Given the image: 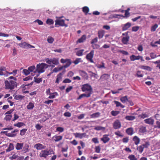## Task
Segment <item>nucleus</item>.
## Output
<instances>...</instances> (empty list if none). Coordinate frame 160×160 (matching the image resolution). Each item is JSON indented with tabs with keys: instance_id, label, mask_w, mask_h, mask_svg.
Here are the masks:
<instances>
[{
	"instance_id": "1",
	"label": "nucleus",
	"mask_w": 160,
	"mask_h": 160,
	"mask_svg": "<svg viewBox=\"0 0 160 160\" xmlns=\"http://www.w3.org/2000/svg\"><path fill=\"white\" fill-rule=\"evenodd\" d=\"M5 87L6 89L12 90L17 87V82L14 80H6L4 82Z\"/></svg>"
},
{
	"instance_id": "2",
	"label": "nucleus",
	"mask_w": 160,
	"mask_h": 160,
	"mask_svg": "<svg viewBox=\"0 0 160 160\" xmlns=\"http://www.w3.org/2000/svg\"><path fill=\"white\" fill-rule=\"evenodd\" d=\"M48 67V65L44 63H42L40 64L37 65V70L39 73H42L44 72V68H47Z\"/></svg>"
},
{
	"instance_id": "3",
	"label": "nucleus",
	"mask_w": 160,
	"mask_h": 160,
	"mask_svg": "<svg viewBox=\"0 0 160 160\" xmlns=\"http://www.w3.org/2000/svg\"><path fill=\"white\" fill-rule=\"evenodd\" d=\"M82 91L87 93H90L91 94L92 92V88L91 86L88 84L83 85L81 88Z\"/></svg>"
},
{
	"instance_id": "4",
	"label": "nucleus",
	"mask_w": 160,
	"mask_h": 160,
	"mask_svg": "<svg viewBox=\"0 0 160 160\" xmlns=\"http://www.w3.org/2000/svg\"><path fill=\"white\" fill-rule=\"evenodd\" d=\"M129 32L128 31L122 34V36H125V37H122L121 41L124 44H127L129 41L130 37L128 34Z\"/></svg>"
},
{
	"instance_id": "5",
	"label": "nucleus",
	"mask_w": 160,
	"mask_h": 160,
	"mask_svg": "<svg viewBox=\"0 0 160 160\" xmlns=\"http://www.w3.org/2000/svg\"><path fill=\"white\" fill-rule=\"evenodd\" d=\"M53 152V151H47V150H42L39 154V156L40 157L46 158L48 155L52 154Z\"/></svg>"
},
{
	"instance_id": "6",
	"label": "nucleus",
	"mask_w": 160,
	"mask_h": 160,
	"mask_svg": "<svg viewBox=\"0 0 160 160\" xmlns=\"http://www.w3.org/2000/svg\"><path fill=\"white\" fill-rule=\"evenodd\" d=\"M94 54V51L92 50L87 55L86 58L88 61H89L93 63L94 62L92 58L93 57Z\"/></svg>"
},
{
	"instance_id": "7",
	"label": "nucleus",
	"mask_w": 160,
	"mask_h": 160,
	"mask_svg": "<svg viewBox=\"0 0 160 160\" xmlns=\"http://www.w3.org/2000/svg\"><path fill=\"white\" fill-rule=\"evenodd\" d=\"M113 126L114 129L120 128L121 127V123L118 120H117L113 122Z\"/></svg>"
},
{
	"instance_id": "8",
	"label": "nucleus",
	"mask_w": 160,
	"mask_h": 160,
	"mask_svg": "<svg viewBox=\"0 0 160 160\" xmlns=\"http://www.w3.org/2000/svg\"><path fill=\"white\" fill-rule=\"evenodd\" d=\"M34 148H36L37 150H40L45 149L46 146L41 143H38L34 146Z\"/></svg>"
},
{
	"instance_id": "9",
	"label": "nucleus",
	"mask_w": 160,
	"mask_h": 160,
	"mask_svg": "<svg viewBox=\"0 0 160 160\" xmlns=\"http://www.w3.org/2000/svg\"><path fill=\"white\" fill-rule=\"evenodd\" d=\"M79 72L80 75L82 76L84 79L86 80L88 79V76L86 72L83 70H79Z\"/></svg>"
},
{
	"instance_id": "10",
	"label": "nucleus",
	"mask_w": 160,
	"mask_h": 160,
	"mask_svg": "<svg viewBox=\"0 0 160 160\" xmlns=\"http://www.w3.org/2000/svg\"><path fill=\"white\" fill-rule=\"evenodd\" d=\"M100 139L104 143H106L110 140V138L108 137V135L105 134L103 135L102 137Z\"/></svg>"
},
{
	"instance_id": "11",
	"label": "nucleus",
	"mask_w": 160,
	"mask_h": 160,
	"mask_svg": "<svg viewBox=\"0 0 160 160\" xmlns=\"http://www.w3.org/2000/svg\"><path fill=\"white\" fill-rule=\"evenodd\" d=\"M55 27H57V25H59L61 26H64V20H56L55 21Z\"/></svg>"
},
{
	"instance_id": "12",
	"label": "nucleus",
	"mask_w": 160,
	"mask_h": 160,
	"mask_svg": "<svg viewBox=\"0 0 160 160\" xmlns=\"http://www.w3.org/2000/svg\"><path fill=\"white\" fill-rule=\"evenodd\" d=\"M131 26V24L129 22L123 25L122 26V31H126L130 28Z\"/></svg>"
},
{
	"instance_id": "13",
	"label": "nucleus",
	"mask_w": 160,
	"mask_h": 160,
	"mask_svg": "<svg viewBox=\"0 0 160 160\" xmlns=\"http://www.w3.org/2000/svg\"><path fill=\"white\" fill-rule=\"evenodd\" d=\"M74 134L76 138H79L80 139H82L83 138L85 137L86 136V133H81L76 132V133H74Z\"/></svg>"
},
{
	"instance_id": "14",
	"label": "nucleus",
	"mask_w": 160,
	"mask_h": 160,
	"mask_svg": "<svg viewBox=\"0 0 160 160\" xmlns=\"http://www.w3.org/2000/svg\"><path fill=\"white\" fill-rule=\"evenodd\" d=\"M91 95L90 94V93H87L86 92V93H83L82 94H81L78 97V98L77 99L78 100L82 98H84V97H86L87 98L90 97Z\"/></svg>"
},
{
	"instance_id": "15",
	"label": "nucleus",
	"mask_w": 160,
	"mask_h": 160,
	"mask_svg": "<svg viewBox=\"0 0 160 160\" xmlns=\"http://www.w3.org/2000/svg\"><path fill=\"white\" fill-rule=\"evenodd\" d=\"M86 39V36L85 35H83L80 38L78 39L77 41V43H81L84 42Z\"/></svg>"
},
{
	"instance_id": "16",
	"label": "nucleus",
	"mask_w": 160,
	"mask_h": 160,
	"mask_svg": "<svg viewBox=\"0 0 160 160\" xmlns=\"http://www.w3.org/2000/svg\"><path fill=\"white\" fill-rule=\"evenodd\" d=\"M144 122L146 123L152 125L154 123V120L151 118H149L144 120Z\"/></svg>"
},
{
	"instance_id": "17",
	"label": "nucleus",
	"mask_w": 160,
	"mask_h": 160,
	"mask_svg": "<svg viewBox=\"0 0 160 160\" xmlns=\"http://www.w3.org/2000/svg\"><path fill=\"white\" fill-rule=\"evenodd\" d=\"M126 132L128 135L131 136L134 133L133 129L132 128H128L126 130Z\"/></svg>"
},
{
	"instance_id": "18",
	"label": "nucleus",
	"mask_w": 160,
	"mask_h": 160,
	"mask_svg": "<svg viewBox=\"0 0 160 160\" xmlns=\"http://www.w3.org/2000/svg\"><path fill=\"white\" fill-rule=\"evenodd\" d=\"M133 141L134 142L135 144L137 145L140 142V139L137 136H134L132 138Z\"/></svg>"
},
{
	"instance_id": "19",
	"label": "nucleus",
	"mask_w": 160,
	"mask_h": 160,
	"mask_svg": "<svg viewBox=\"0 0 160 160\" xmlns=\"http://www.w3.org/2000/svg\"><path fill=\"white\" fill-rule=\"evenodd\" d=\"M109 78V75L107 74H104L102 75L100 78V79L102 81H104L108 79Z\"/></svg>"
},
{
	"instance_id": "20",
	"label": "nucleus",
	"mask_w": 160,
	"mask_h": 160,
	"mask_svg": "<svg viewBox=\"0 0 160 160\" xmlns=\"http://www.w3.org/2000/svg\"><path fill=\"white\" fill-rule=\"evenodd\" d=\"M4 71H6V68L5 67H0V76H8V74L6 75V73L3 72Z\"/></svg>"
},
{
	"instance_id": "21",
	"label": "nucleus",
	"mask_w": 160,
	"mask_h": 160,
	"mask_svg": "<svg viewBox=\"0 0 160 160\" xmlns=\"http://www.w3.org/2000/svg\"><path fill=\"white\" fill-rule=\"evenodd\" d=\"M28 43H26V42H23L19 43L18 44V45L21 47L25 48H28Z\"/></svg>"
},
{
	"instance_id": "22",
	"label": "nucleus",
	"mask_w": 160,
	"mask_h": 160,
	"mask_svg": "<svg viewBox=\"0 0 160 160\" xmlns=\"http://www.w3.org/2000/svg\"><path fill=\"white\" fill-rule=\"evenodd\" d=\"M62 137L61 136L55 135L53 137V140L55 142H58L62 139Z\"/></svg>"
},
{
	"instance_id": "23",
	"label": "nucleus",
	"mask_w": 160,
	"mask_h": 160,
	"mask_svg": "<svg viewBox=\"0 0 160 160\" xmlns=\"http://www.w3.org/2000/svg\"><path fill=\"white\" fill-rule=\"evenodd\" d=\"M140 67L142 69L146 70L149 71H151L152 69L150 67L147 66L142 65L140 66Z\"/></svg>"
},
{
	"instance_id": "24",
	"label": "nucleus",
	"mask_w": 160,
	"mask_h": 160,
	"mask_svg": "<svg viewBox=\"0 0 160 160\" xmlns=\"http://www.w3.org/2000/svg\"><path fill=\"white\" fill-rule=\"evenodd\" d=\"M139 55L135 56L134 55H132L130 57V59L132 61H134L136 60H138L139 59Z\"/></svg>"
},
{
	"instance_id": "25",
	"label": "nucleus",
	"mask_w": 160,
	"mask_h": 160,
	"mask_svg": "<svg viewBox=\"0 0 160 160\" xmlns=\"http://www.w3.org/2000/svg\"><path fill=\"white\" fill-rule=\"evenodd\" d=\"M62 73H60L59 74H58L57 76V78L55 81V83H59L60 81L61 80L62 78Z\"/></svg>"
},
{
	"instance_id": "26",
	"label": "nucleus",
	"mask_w": 160,
	"mask_h": 160,
	"mask_svg": "<svg viewBox=\"0 0 160 160\" xmlns=\"http://www.w3.org/2000/svg\"><path fill=\"white\" fill-rule=\"evenodd\" d=\"M23 144V143H17L15 147L16 149L17 150L21 149L22 148Z\"/></svg>"
},
{
	"instance_id": "27",
	"label": "nucleus",
	"mask_w": 160,
	"mask_h": 160,
	"mask_svg": "<svg viewBox=\"0 0 160 160\" xmlns=\"http://www.w3.org/2000/svg\"><path fill=\"white\" fill-rule=\"evenodd\" d=\"M113 102L116 104V107H120L122 108L125 107L124 106L122 105L120 102L118 101L114 100L113 101Z\"/></svg>"
},
{
	"instance_id": "28",
	"label": "nucleus",
	"mask_w": 160,
	"mask_h": 160,
	"mask_svg": "<svg viewBox=\"0 0 160 160\" xmlns=\"http://www.w3.org/2000/svg\"><path fill=\"white\" fill-rule=\"evenodd\" d=\"M14 148V147L13 144L12 143H10L9 144V147H8V148L6 149V151L7 152H10L13 150Z\"/></svg>"
},
{
	"instance_id": "29",
	"label": "nucleus",
	"mask_w": 160,
	"mask_h": 160,
	"mask_svg": "<svg viewBox=\"0 0 160 160\" xmlns=\"http://www.w3.org/2000/svg\"><path fill=\"white\" fill-rule=\"evenodd\" d=\"M100 113L99 112H97L93 113L90 115L91 118H95L99 117L100 116Z\"/></svg>"
},
{
	"instance_id": "30",
	"label": "nucleus",
	"mask_w": 160,
	"mask_h": 160,
	"mask_svg": "<svg viewBox=\"0 0 160 160\" xmlns=\"http://www.w3.org/2000/svg\"><path fill=\"white\" fill-rule=\"evenodd\" d=\"M34 106V104L33 103L30 102L27 105V108L28 110H32Z\"/></svg>"
},
{
	"instance_id": "31",
	"label": "nucleus",
	"mask_w": 160,
	"mask_h": 160,
	"mask_svg": "<svg viewBox=\"0 0 160 160\" xmlns=\"http://www.w3.org/2000/svg\"><path fill=\"white\" fill-rule=\"evenodd\" d=\"M29 146L28 144H26L24 145V147L23 148L22 151L24 153L27 152L29 151Z\"/></svg>"
},
{
	"instance_id": "32",
	"label": "nucleus",
	"mask_w": 160,
	"mask_h": 160,
	"mask_svg": "<svg viewBox=\"0 0 160 160\" xmlns=\"http://www.w3.org/2000/svg\"><path fill=\"white\" fill-rule=\"evenodd\" d=\"M135 117L133 116H127L125 117V119L129 121L133 120L135 119Z\"/></svg>"
},
{
	"instance_id": "33",
	"label": "nucleus",
	"mask_w": 160,
	"mask_h": 160,
	"mask_svg": "<svg viewBox=\"0 0 160 160\" xmlns=\"http://www.w3.org/2000/svg\"><path fill=\"white\" fill-rule=\"evenodd\" d=\"M149 116V115L148 113H142L141 114L139 115L138 117L144 119L145 118L148 117Z\"/></svg>"
},
{
	"instance_id": "34",
	"label": "nucleus",
	"mask_w": 160,
	"mask_h": 160,
	"mask_svg": "<svg viewBox=\"0 0 160 160\" xmlns=\"http://www.w3.org/2000/svg\"><path fill=\"white\" fill-rule=\"evenodd\" d=\"M94 130L97 131H104L105 129V128L104 127H102V126H98L95 127L94 128Z\"/></svg>"
},
{
	"instance_id": "35",
	"label": "nucleus",
	"mask_w": 160,
	"mask_h": 160,
	"mask_svg": "<svg viewBox=\"0 0 160 160\" xmlns=\"http://www.w3.org/2000/svg\"><path fill=\"white\" fill-rule=\"evenodd\" d=\"M82 11L86 14H87L89 12V9L88 7L85 6L82 8Z\"/></svg>"
},
{
	"instance_id": "36",
	"label": "nucleus",
	"mask_w": 160,
	"mask_h": 160,
	"mask_svg": "<svg viewBox=\"0 0 160 160\" xmlns=\"http://www.w3.org/2000/svg\"><path fill=\"white\" fill-rule=\"evenodd\" d=\"M47 41L48 43L52 44L54 41V38L50 36H49L47 38Z\"/></svg>"
},
{
	"instance_id": "37",
	"label": "nucleus",
	"mask_w": 160,
	"mask_h": 160,
	"mask_svg": "<svg viewBox=\"0 0 160 160\" xmlns=\"http://www.w3.org/2000/svg\"><path fill=\"white\" fill-rule=\"evenodd\" d=\"M84 49H81L77 52L76 55L78 56H82L83 55V52L84 51Z\"/></svg>"
},
{
	"instance_id": "38",
	"label": "nucleus",
	"mask_w": 160,
	"mask_h": 160,
	"mask_svg": "<svg viewBox=\"0 0 160 160\" xmlns=\"http://www.w3.org/2000/svg\"><path fill=\"white\" fill-rule=\"evenodd\" d=\"M146 128L145 127H142L139 128V132L141 133H143L146 132Z\"/></svg>"
},
{
	"instance_id": "39",
	"label": "nucleus",
	"mask_w": 160,
	"mask_h": 160,
	"mask_svg": "<svg viewBox=\"0 0 160 160\" xmlns=\"http://www.w3.org/2000/svg\"><path fill=\"white\" fill-rule=\"evenodd\" d=\"M120 113V111H118L112 110L111 112V115L114 116H116Z\"/></svg>"
},
{
	"instance_id": "40",
	"label": "nucleus",
	"mask_w": 160,
	"mask_h": 160,
	"mask_svg": "<svg viewBox=\"0 0 160 160\" xmlns=\"http://www.w3.org/2000/svg\"><path fill=\"white\" fill-rule=\"evenodd\" d=\"M120 100L123 103H125L126 101H128V99L127 98V96H126L122 97L120 98Z\"/></svg>"
},
{
	"instance_id": "41",
	"label": "nucleus",
	"mask_w": 160,
	"mask_h": 160,
	"mask_svg": "<svg viewBox=\"0 0 160 160\" xmlns=\"http://www.w3.org/2000/svg\"><path fill=\"white\" fill-rule=\"evenodd\" d=\"M98 34L99 38L100 39L103 37L104 35V32L103 31H99L98 32Z\"/></svg>"
},
{
	"instance_id": "42",
	"label": "nucleus",
	"mask_w": 160,
	"mask_h": 160,
	"mask_svg": "<svg viewBox=\"0 0 160 160\" xmlns=\"http://www.w3.org/2000/svg\"><path fill=\"white\" fill-rule=\"evenodd\" d=\"M52 63L53 64L58 65L59 63L58 60L56 58L52 59Z\"/></svg>"
},
{
	"instance_id": "43",
	"label": "nucleus",
	"mask_w": 160,
	"mask_h": 160,
	"mask_svg": "<svg viewBox=\"0 0 160 160\" xmlns=\"http://www.w3.org/2000/svg\"><path fill=\"white\" fill-rule=\"evenodd\" d=\"M81 58H77L76 60L72 62H71V64L72 63H74L75 65L78 64L79 62H81Z\"/></svg>"
},
{
	"instance_id": "44",
	"label": "nucleus",
	"mask_w": 160,
	"mask_h": 160,
	"mask_svg": "<svg viewBox=\"0 0 160 160\" xmlns=\"http://www.w3.org/2000/svg\"><path fill=\"white\" fill-rule=\"evenodd\" d=\"M150 56L152 59H153L157 57H158V55H157L154 52H151L150 53Z\"/></svg>"
},
{
	"instance_id": "45",
	"label": "nucleus",
	"mask_w": 160,
	"mask_h": 160,
	"mask_svg": "<svg viewBox=\"0 0 160 160\" xmlns=\"http://www.w3.org/2000/svg\"><path fill=\"white\" fill-rule=\"evenodd\" d=\"M46 23L49 25L53 24L54 23V21L52 19L48 18L46 21Z\"/></svg>"
},
{
	"instance_id": "46",
	"label": "nucleus",
	"mask_w": 160,
	"mask_h": 160,
	"mask_svg": "<svg viewBox=\"0 0 160 160\" xmlns=\"http://www.w3.org/2000/svg\"><path fill=\"white\" fill-rule=\"evenodd\" d=\"M5 117L4 118V119L6 121H10L11 119V118L12 117V116L11 115H7L6 114Z\"/></svg>"
},
{
	"instance_id": "47",
	"label": "nucleus",
	"mask_w": 160,
	"mask_h": 160,
	"mask_svg": "<svg viewBox=\"0 0 160 160\" xmlns=\"http://www.w3.org/2000/svg\"><path fill=\"white\" fill-rule=\"evenodd\" d=\"M24 125H25V124L24 123H23L22 122H18L17 123L15 124L14 125V126L17 127L18 128H20Z\"/></svg>"
},
{
	"instance_id": "48",
	"label": "nucleus",
	"mask_w": 160,
	"mask_h": 160,
	"mask_svg": "<svg viewBox=\"0 0 160 160\" xmlns=\"http://www.w3.org/2000/svg\"><path fill=\"white\" fill-rule=\"evenodd\" d=\"M128 158L130 160H137V158L134 155L132 154L129 155L128 156Z\"/></svg>"
},
{
	"instance_id": "49",
	"label": "nucleus",
	"mask_w": 160,
	"mask_h": 160,
	"mask_svg": "<svg viewBox=\"0 0 160 160\" xmlns=\"http://www.w3.org/2000/svg\"><path fill=\"white\" fill-rule=\"evenodd\" d=\"M143 148L142 147V145L139 146L137 147V150L140 153H142L143 152Z\"/></svg>"
},
{
	"instance_id": "50",
	"label": "nucleus",
	"mask_w": 160,
	"mask_h": 160,
	"mask_svg": "<svg viewBox=\"0 0 160 160\" xmlns=\"http://www.w3.org/2000/svg\"><path fill=\"white\" fill-rule=\"evenodd\" d=\"M27 129L26 128H24L20 131V134L21 136H23L24 135L25 133L27 131Z\"/></svg>"
},
{
	"instance_id": "51",
	"label": "nucleus",
	"mask_w": 160,
	"mask_h": 160,
	"mask_svg": "<svg viewBox=\"0 0 160 160\" xmlns=\"http://www.w3.org/2000/svg\"><path fill=\"white\" fill-rule=\"evenodd\" d=\"M63 69V67H56L53 69V72H56Z\"/></svg>"
},
{
	"instance_id": "52",
	"label": "nucleus",
	"mask_w": 160,
	"mask_h": 160,
	"mask_svg": "<svg viewBox=\"0 0 160 160\" xmlns=\"http://www.w3.org/2000/svg\"><path fill=\"white\" fill-rule=\"evenodd\" d=\"M155 118L158 120H160V111H158L155 116Z\"/></svg>"
},
{
	"instance_id": "53",
	"label": "nucleus",
	"mask_w": 160,
	"mask_h": 160,
	"mask_svg": "<svg viewBox=\"0 0 160 160\" xmlns=\"http://www.w3.org/2000/svg\"><path fill=\"white\" fill-rule=\"evenodd\" d=\"M24 97V96H22L21 95H16L14 96V98L17 100H19L22 99Z\"/></svg>"
},
{
	"instance_id": "54",
	"label": "nucleus",
	"mask_w": 160,
	"mask_h": 160,
	"mask_svg": "<svg viewBox=\"0 0 160 160\" xmlns=\"http://www.w3.org/2000/svg\"><path fill=\"white\" fill-rule=\"evenodd\" d=\"M150 144L149 142H146L145 143L142 145V147H143V148H148L150 146Z\"/></svg>"
},
{
	"instance_id": "55",
	"label": "nucleus",
	"mask_w": 160,
	"mask_h": 160,
	"mask_svg": "<svg viewBox=\"0 0 160 160\" xmlns=\"http://www.w3.org/2000/svg\"><path fill=\"white\" fill-rule=\"evenodd\" d=\"M136 75L138 78H142L143 77V75L141 73V71H138L137 72Z\"/></svg>"
},
{
	"instance_id": "56",
	"label": "nucleus",
	"mask_w": 160,
	"mask_h": 160,
	"mask_svg": "<svg viewBox=\"0 0 160 160\" xmlns=\"http://www.w3.org/2000/svg\"><path fill=\"white\" fill-rule=\"evenodd\" d=\"M34 82L37 83H39L42 81V78H36L34 77Z\"/></svg>"
},
{
	"instance_id": "57",
	"label": "nucleus",
	"mask_w": 160,
	"mask_h": 160,
	"mask_svg": "<svg viewBox=\"0 0 160 160\" xmlns=\"http://www.w3.org/2000/svg\"><path fill=\"white\" fill-rule=\"evenodd\" d=\"M158 25L157 24H155L153 26H152L151 28V30L152 32L155 31L156 29L158 28Z\"/></svg>"
},
{
	"instance_id": "58",
	"label": "nucleus",
	"mask_w": 160,
	"mask_h": 160,
	"mask_svg": "<svg viewBox=\"0 0 160 160\" xmlns=\"http://www.w3.org/2000/svg\"><path fill=\"white\" fill-rule=\"evenodd\" d=\"M152 62L155 64H158L156 66V67L160 69V60H158Z\"/></svg>"
},
{
	"instance_id": "59",
	"label": "nucleus",
	"mask_w": 160,
	"mask_h": 160,
	"mask_svg": "<svg viewBox=\"0 0 160 160\" xmlns=\"http://www.w3.org/2000/svg\"><path fill=\"white\" fill-rule=\"evenodd\" d=\"M95 151L96 152L99 153L100 152L101 150V148L100 146H97L95 148Z\"/></svg>"
},
{
	"instance_id": "60",
	"label": "nucleus",
	"mask_w": 160,
	"mask_h": 160,
	"mask_svg": "<svg viewBox=\"0 0 160 160\" xmlns=\"http://www.w3.org/2000/svg\"><path fill=\"white\" fill-rule=\"evenodd\" d=\"M28 68L30 72H33L34 70L36 68L35 66H32L29 67Z\"/></svg>"
},
{
	"instance_id": "61",
	"label": "nucleus",
	"mask_w": 160,
	"mask_h": 160,
	"mask_svg": "<svg viewBox=\"0 0 160 160\" xmlns=\"http://www.w3.org/2000/svg\"><path fill=\"white\" fill-rule=\"evenodd\" d=\"M23 73L26 75H28L30 73L28 69H24L22 71Z\"/></svg>"
},
{
	"instance_id": "62",
	"label": "nucleus",
	"mask_w": 160,
	"mask_h": 160,
	"mask_svg": "<svg viewBox=\"0 0 160 160\" xmlns=\"http://www.w3.org/2000/svg\"><path fill=\"white\" fill-rule=\"evenodd\" d=\"M115 134L120 137H123V135L121 134V132L119 131H118L115 132Z\"/></svg>"
},
{
	"instance_id": "63",
	"label": "nucleus",
	"mask_w": 160,
	"mask_h": 160,
	"mask_svg": "<svg viewBox=\"0 0 160 160\" xmlns=\"http://www.w3.org/2000/svg\"><path fill=\"white\" fill-rule=\"evenodd\" d=\"M139 28V27L138 26L133 27L132 28V31L133 32L137 31Z\"/></svg>"
},
{
	"instance_id": "64",
	"label": "nucleus",
	"mask_w": 160,
	"mask_h": 160,
	"mask_svg": "<svg viewBox=\"0 0 160 160\" xmlns=\"http://www.w3.org/2000/svg\"><path fill=\"white\" fill-rule=\"evenodd\" d=\"M122 142L124 143H127L129 141V138L127 137L123 138L122 139Z\"/></svg>"
}]
</instances>
